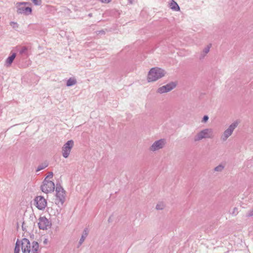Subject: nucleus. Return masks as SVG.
<instances>
[{
	"label": "nucleus",
	"instance_id": "nucleus-1",
	"mask_svg": "<svg viewBox=\"0 0 253 253\" xmlns=\"http://www.w3.org/2000/svg\"><path fill=\"white\" fill-rule=\"evenodd\" d=\"M21 241L23 253H38L39 246L37 242L34 241L31 245L29 240L26 238H23Z\"/></svg>",
	"mask_w": 253,
	"mask_h": 253
},
{
	"label": "nucleus",
	"instance_id": "nucleus-2",
	"mask_svg": "<svg viewBox=\"0 0 253 253\" xmlns=\"http://www.w3.org/2000/svg\"><path fill=\"white\" fill-rule=\"evenodd\" d=\"M214 137L213 130L211 128L203 129L198 132L194 137L195 142L200 141L204 139H211Z\"/></svg>",
	"mask_w": 253,
	"mask_h": 253
},
{
	"label": "nucleus",
	"instance_id": "nucleus-3",
	"mask_svg": "<svg viewBox=\"0 0 253 253\" xmlns=\"http://www.w3.org/2000/svg\"><path fill=\"white\" fill-rule=\"evenodd\" d=\"M166 72L159 68L155 67L152 68L149 72L147 80L148 82H155L164 77Z\"/></svg>",
	"mask_w": 253,
	"mask_h": 253
},
{
	"label": "nucleus",
	"instance_id": "nucleus-4",
	"mask_svg": "<svg viewBox=\"0 0 253 253\" xmlns=\"http://www.w3.org/2000/svg\"><path fill=\"white\" fill-rule=\"evenodd\" d=\"M27 2H19L16 3V8L18 14L29 15L32 13V8L29 7L25 6L28 4Z\"/></svg>",
	"mask_w": 253,
	"mask_h": 253
},
{
	"label": "nucleus",
	"instance_id": "nucleus-5",
	"mask_svg": "<svg viewBox=\"0 0 253 253\" xmlns=\"http://www.w3.org/2000/svg\"><path fill=\"white\" fill-rule=\"evenodd\" d=\"M55 191L56 193L55 203L57 205H62L65 200V192L60 185H56Z\"/></svg>",
	"mask_w": 253,
	"mask_h": 253
},
{
	"label": "nucleus",
	"instance_id": "nucleus-6",
	"mask_svg": "<svg viewBox=\"0 0 253 253\" xmlns=\"http://www.w3.org/2000/svg\"><path fill=\"white\" fill-rule=\"evenodd\" d=\"M238 125V123L237 121L232 123L224 131L221 135V140L222 141H226L227 139L232 135L233 131L237 127Z\"/></svg>",
	"mask_w": 253,
	"mask_h": 253
},
{
	"label": "nucleus",
	"instance_id": "nucleus-7",
	"mask_svg": "<svg viewBox=\"0 0 253 253\" xmlns=\"http://www.w3.org/2000/svg\"><path fill=\"white\" fill-rule=\"evenodd\" d=\"M41 188L43 193L46 194L51 193L55 189V184L52 181L44 179L41 186Z\"/></svg>",
	"mask_w": 253,
	"mask_h": 253
},
{
	"label": "nucleus",
	"instance_id": "nucleus-8",
	"mask_svg": "<svg viewBox=\"0 0 253 253\" xmlns=\"http://www.w3.org/2000/svg\"><path fill=\"white\" fill-rule=\"evenodd\" d=\"M74 141L72 140H68L62 147V152L63 157L67 158L69 157L72 148L74 146Z\"/></svg>",
	"mask_w": 253,
	"mask_h": 253
},
{
	"label": "nucleus",
	"instance_id": "nucleus-9",
	"mask_svg": "<svg viewBox=\"0 0 253 253\" xmlns=\"http://www.w3.org/2000/svg\"><path fill=\"white\" fill-rule=\"evenodd\" d=\"M39 228L43 230H46L50 228L51 222L45 216H40L38 222Z\"/></svg>",
	"mask_w": 253,
	"mask_h": 253
},
{
	"label": "nucleus",
	"instance_id": "nucleus-10",
	"mask_svg": "<svg viewBox=\"0 0 253 253\" xmlns=\"http://www.w3.org/2000/svg\"><path fill=\"white\" fill-rule=\"evenodd\" d=\"M166 143L165 139H161L155 141L150 147L149 150L151 151L155 152L162 149L165 146Z\"/></svg>",
	"mask_w": 253,
	"mask_h": 253
},
{
	"label": "nucleus",
	"instance_id": "nucleus-11",
	"mask_svg": "<svg viewBox=\"0 0 253 253\" xmlns=\"http://www.w3.org/2000/svg\"><path fill=\"white\" fill-rule=\"evenodd\" d=\"M34 201L36 207L40 210H44L47 205L46 201L42 196H37L35 198Z\"/></svg>",
	"mask_w": 253,
	"mask_h": 253
},
{
	"label": "nucleus",
	"instance_id": "nucleus-12",
	"mask_svg": "<svg viewBox=\"0 0 253 253\" xmlns=\"http://www.w3.org/2000/svg\"><path fill=\"white\" fill-rule=\"evenodd\" d=\"M175 86L176 84L173 82H171L159 87L157 91L159 93L168 92L172 90Z\"/></svg>",
	"mask_w": 253,
	"mask_h": 253
},
{
	"label": "nucleus",
	"instance_id": "nucleus-13",
	"mask_svg": "<svg viewBox=\"0 0 253 253\" xmlns=\"http://www.w3.org/2000/svg\"><path fill=\"white\" fill-rule=\"evenodd\" d=\"M16 50L21 55H27L28 54V48L26 46H17Z\"/></svg>",
	"mask_w": 253,
	"mask_h": 253
},
{
	"label": "nucleus",
	"instance_id": "nucleus-14",
	"mask_svg": "<svg viewBox=\"0 0 253 253\" xmlns=\"http://www.w3.org/2000/svg\"><path fill=\"white\" fill-rule=\"evenodd\" d=\"M88 234V231L87 228H85L83 232L82 235L80 239V241L79 242V244L78 246V248H79L80 246L82 245V244L83 243L84 241L85 240V238L87 236Z\"/></svg>",
	"mask_w": 253,
	"mask_h": 253
},
{
	"label": "nucleus",
	"instance_id": "nucleus-15",
	"mask_svg": "<svg viewBox=\"0 0 253 253\" xmlns=\"http://www.w3.org/2000/svg\"><path fill=\"white\" fill-rule=\"evenodd\" d=\"M16 57V53H13L12 55L9 56L5 61V65L7 66H10L12 63L13 62L14 59Z\"/></svg>",
	"mask_w": 253,
	"mask_h": 253
},
{
	"label": "nucleus",
	"instance_id": "nucleus-16",
	"mask_svg": "<svg viewBox=\"0 0 253 253\" xmlns=\"http://www.w3.org/2000/svg\"><path fill=\"white\" fill-rule=\"evenodd\" d=\"M169 7L171 9L176 11H178L180 9L179 6L177 3L173 0H172L169 3Z\"/></svg>",
	"mask_w": 253,
	"mask_h": 253
},
{
	"label": "nucleus",
	"instance_id": "nucleus-17",
	"mask_svg": "<svg viewBox=\"0 0 253 253\" xmlns=\"http://www.w3.org/2000/svg\"><path fill=\"white\" fill-rule=\"evenodd\" d=\"M211 48V45H207L203 50L200 56V59H203L206 56V55L209 52Z\"/></svg>",
	"mask_w": 253,
	"mask_h": 253
},
{
	"label": "nucleus",
	"instance_id": "nucleus-18",
	"mask_svg": "<svg viewBox=\"0 0 253 253\" xmlns=\"http://www.w3.org/2000/svg\"><path fill=\"white\" fill-rule=\"evenodd\" d=\"M77 83L76 79L74 78H69L66 83V85L67 86H71L75 84H76Z\"/></svg>",
	"mask_w": 253,
	"mask_h": 253
},
{
	"label": "nucleus",
	"instance_id": "nucleus-19",
	"mask_svg": "<svg viewBox=\"0 0 253 253\" xmlns=\"http://www.w3.org/2000/svg\"><path fill=\"white\" fill-rule=\"evenodd\" d=\"M48 212L49 213L50 215H55V216L58 215L60 213V212L58 210H54V209H53L52 208H51V209L48 208Z\"/></svg>",
	"mask_w": 253,
	"mask_h": 253
},
{
	"label": "nucleus",
	"instance_id": "nucleus-20",
	"mask_svg": "<svg viewBox=\"0 0 253 253\" xmlns=\"http://www.w3.org/2000/svg\"><path fill=\"white\" fill-rule=\"evenodd\" d=\"M21 241H19V240H17L16 243V245H15V249H14V253H19L20 252V246L21 247Z\"/></svg>",
	"mask_w": 253,
	"mask_h": 253
},
{
	"label": "nucleus",
	"instance_id": "nucleus-21",
	"mask_svg": "<svg viewBox=\"0 0 253 253\" xmlns=\"http://www.w3.org/2000/svg\"><path fill=\"white\" fill-rule=\"evenodd\" d=\"M165 207V204L163 202H159L156 207V208L158 210H163Z\"/></svg>",
	"mask_w": 253,
	"mask_h": 253
},
{
	"label": "nucleus",
	"instance_id": "nucleus-22",
	"mask_svg": "<svg viewBox=\"0 0 253 253\" xmlns=\"http://www.w3.org/2000/svg\"><path fill=\"white\" fill-rule=\"evenodd\" d=\"M47 167V165L45 164H42L40 166H38L37 169V171H39L42 169H45L46 167Z\"/></svg>",
	"mask_w": 253,
	"mask_h": 253
},
{
	"label": "nucleus",
	"instance_id": "nucleus-23",
	"mask_svg": "<svg viewBox=\"0 0 253 253\" xmlns=\"http://www.w3.org/2000/svg\"><path fill=\"white\" fill-rule=\"evenodd\" d=\"M223 168L224 167L222 165H219L214 169V170L216 171H221Z\"/></svg>",
	"mask_w": 253,
	"mask_h": 253
},
{
	"label": "nucleus",
	"instance_id": "nucleus-24",
	"mask_svg": "<svg viewBox=\"0 0 253 253\" xmlns=\"http://www.w3.org/2000/svg\"><path fill=\"white\" fill-rule=\"evenodd\" d=\"M238 213V208H234L232 211L230 212V213L233 215H236Z\"/></svg>",
	"mask_w": 253,
	"mask_h": 253
},
{
	"label": "nucleus",
	"instance_id": "nucleus-25",
	"mask_svg": "<svg viewBox=\"0 0 253 253\" xmlns=\"http://www.w3.org/2000/svg\"><path fill=\"white\" fill-rule=\"evenodd\" d=\"M11 26H12L13 28L16 29L18 27V24L14 22H11L10 23Z\"/></svg>",
	"mask_w": 253,
	"mask_h": 253
},
{
	"label": "nucleus",
	"instance_id": "nucleus-26",
	"mask_svg": "<svg viewBox=\"0 0 253 253\" xmlns=\"http://www.w3.org/2000/svg\"><path fill=\"white\" fill-rule=\"evenodd\" d=\"M36 5H39L41 4V0H31Z\"/></svg>",
	"mask_w": 253,
	"mask_h": 253
},
{
	"label": "nucleus",
	"instance_id": "nucleus-27",
	"mask_svg": "<svg viewBox=\"0 0 253 253\" xmlns=\"http://www.w3.org/2000/svg\"><path fill=\"white\" fill-rule=\"evenodd\" d=\"M53 177V173L52 172H49L48 173V175L45 177V179H48V178H51Z\"/></svg>",
	"mask_w": 253,
	"mask_h": 253
},
{
	"label": "nucleus",
	"instance_id": "nucleus-28",
	"mask_svg": "<svg viewBox=\"0 0 253 253\" xmlns=\"http://www.w3.org/2000/svg\"><path fill=\"white\" fill-rule=\"evenodd\" d=\"M208 119H209V117L207 115H205L204 116V117L203 118L202 122L205 123L208 120Z\"/></svg>",
	"mask_w": 253,
	"mask_h": 253
},
{
	"label": "nucleus",
	"instance_id": "nucleus-29",
	"mask_svg": "<svg viewBox=\"0 0 253 253\" xmlns=\"http://www.w3.org/2000/svg\"><path fill=\"white\" fill-rule=\"evenodd\" d=\"M248 216H253V209L249 211L247 213Z\"/></svg>",
	"mask_w": 253,
	"mask_h": 253
},
{
	"label": "nucleus",
	"instance_id": "nucleus-30",
	"mask_svg": "<svg viewBox=\"0 0 253 253\" xmlns=\"http://www.w3.org/2000/svg\"><path fill=\"white\" fill-rule=\"evenodd\" d=\"M127 3L129 4H132L133 3L134 0H127Z\"/></svg>",
	"mask_w": 253,
	"mask_h": 253
},
{
	"label": "nucleus",
	"instance_id": "nucleus-31",
	"mask_svg": "<svg viewBox=\"0 0 253 253\" xmlns=\"http://www.w3.org/2000/svg\"><path fill=\"white\" fill-rule=\"evenodd\" d=\"M105 32L103 30H101V31H98V34H104Z\"/></svg>",
	"mask_w": 253,
	"mask_h": 253
},
{
	"label": "nucleus",
	"instance_id": "nucleus-32",
	"mask_svg": "<svg viewBox=\"0 0 253 253\" xmlns=\"http://www.w3.org/2000/svg\"><path fill=\"white\" fill-rule=\"evenodd\" d=\"M88 16H89V17H91V16H92V14H91V13H89V14H88Z\"/></svg>",
	"mask_w": 253,
	"mask_h": 253
},
{
	"label": "nucleus",
	"instance_id": "nucleus-33",
	"mask_svg": "<svg viewBox=\"0 0 253 253\" xmlns=\"http://www.w3.org/2000/svg\"><path fill=\"white\" fill-rule=\"evenodd\" d=\"M47 242V239H45L44 241V243H46Z\"/></svg>",
	"mask_w": 253,
	"mask_h": 253
}]
</instances>
